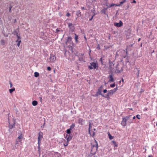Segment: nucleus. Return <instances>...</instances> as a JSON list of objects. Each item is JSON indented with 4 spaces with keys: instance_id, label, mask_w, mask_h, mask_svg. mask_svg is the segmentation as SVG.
I'll list each match as a JSON object with an SVG mask.
<instances>
[{
    "instance_id": "16",
    "label": "nucleus",
    "mask_w": 157,
    "mask_h": 157,
    "mask_svg": "<svg viewBox=\"0 0 157 157\" xmlns=\"http://www.w3.org/2000/svg\"><path fill=\"white\" fill-rule=\"evenodd\" d=\"M73 135L71 134H69L68 137L67 138V140L68 141H70L72 139Z\"/></svg>"
},
{
    "instance_id": "31",
    "label": "nucleus",
    "mask_w": 157,
    "mask_h": 157,
    "mask_svg": "<svg viewBox=\"0 0 157 157\" xmlns=\"http://www.w3.org/2000/svg\"><path fill=\"white\" fill-rule=\"evenodd\" d=\"M94 155L91 154V155H88V157H96Z\"/></svg>"
},
{
    "instance_id": "28",
    "label": "nucleus",
    "mask_w": 157,
    "mask_h": 157,
    "mask_svg": "<svg viewBox=\"0 0 157 157\" xmlns=\"http://www.w3.org/2000/svg\"><path fill=\"white\" fill-rule=\"evenodd\" d=\"M117 5H118L112 3L110 5V6H109V7H112L113 6H117Z\"/></svg>"
},
{
    "instance_id": "30",
    "label": "nucleus",
    "mask_w": 157,
    "mask_h": 157,
    "mask_svg": "<svg viewBox=\"0 0 157 157\" xmlns=\"http://www.w3.org/2000/svg\"><path fill=\"white\" fill-rule=\"evenodd\" d=\"M113 92V93H115V92L117 90V87H116V88H115L114 89H113V90H111Z\"/></svg>"
},
{
    "instance_id": "25",
    "label": "nucleus",
    "mask_w": 157,
    "mask_h": 157,
    "mask_svg": "<svg viewBox=\"0 0 157 157\" xmlns=\"http://www.w3.org/2000/svg\"><path fill=\"white\" fill-rule=\"evenodd\" d=\"M39 76V73L36 72L34 73V76L36 77H37Z\"/></svg>"
},
{
    "instance_id": "29",
    "label": "nucleus",
    "mask_w": 157,
    "mask_h": 157,
    "mask_svg": "<svg viewBox=\"0 0 157 157\" xmlns=\"http://www.w3.org/2000/svg\"><path fill=\"white\" fill-rule=\"evenodd\" d=\"M115 85H116L114 83H113L112 84H111L110 85V86L111 87L113 88V87H114L115 86Z\"/></svg>"
},
{
    "instance_id": "46",
    "label": "nucleus",
    "mask_w": 157,
    "mask_h": 157,
    "mask_svg": "<svg viewBox=\"0 0 157 157\" xmlns=\"http://www.w3.org/2000/svg\"><path fill=\"white\" fill-rule=\"evenodd\" d=\"M81 9L82 10H85V8L84 7H81Z\"/></svg>"
},
{
    "instance_id": "17",
    "label": "nucleus",
    "mask_w": 157,
    "mask_h": 157,
    "mask_svg": "<svg viewBox=\"0 0 157 157\" xmlns=\"http://www.w3.org/2000/svg\"><path fill=\"white\" fill-rule=\"evenodd\" d=\"M83 120L82 119V118H79L78 120V123L81 125L82 124V122H83Z\"/></svg>"
},
{
    "instance_id": "2",
    "label": "nucleus",
    "mask_w": 157,
    "mask_h": 157,
    "mask_svg": "<svg viewBox=\"0 0 157 157\" xmlns=\"http://www.w3.org/2000/svg\"><path fill=\"white\" fill-rule=\"evenodd\" d=\"M90 64L91 65L88 66V67L91 70L98 68V66L97 63L94 62H92L90 63Z\"/></svg>"
},
{
    "instance_id": "35",
    "label": "nucleus",
    "mask_w": 157,
    "mask_h": 157,
    "mask_svg": "<svg viewBox=\"0 0 157 157\" xmlns=\"http://www.w3.org/2000/svg\"><path fill=\"white\" fill-rule=\"evenodd\" d=\"M12 8V6H10L9 7V11L10 12H11V10Z\"/></svg>"
},
{
    "instance_id": "26",
    "label": "nucleus",
    "mask_w": 157,
    "mask_h": 157,
    "mask_svg": "<svg viewBox=\"0 0 157 157\" xmlns=\"http://www.w3.org/2000/svg\"><path fill=\"white\" fill-rule=\"evenodd\" d=\"M15 90V88L10 89L9 90V92L10 93H12L13 91Z\"/></svg>"
},
{
    "instance_id": "18",
    "label": "nucleus",
    "mask_w": 157,
    "mask_h": 157,
    "mask_svg": "<svg viewBox=\"0 0 157 157\" xmlns=\"http://www.w3.org/2000/svg\"><path fill=\"white\" fill-rule=\"evenodd\" d=\"M126 1V0H123L122 1L120 2V4L118 5V6H121V5L124 3Z\"/></svg>"
},
{
    "instance_id": "4",
    "label": "nucleus",
    "mask_w": 157,
    "mask_h": 157,
    "mask_svg": "<svg viewBox=\"0 0 157 157\" xmlns=\"http://www.w3.org/2000/svg\"><path fill=\"white\" fill-rule=\"evenodd\" d=\"M113 94V91L111 90L108 91L107 94L105 95H104L103 97L107 98L109 100L110 98V97Z\"/></svg>"
},
{
    "instance_id": "11",
    "label": "nucleus",
    "mask_w": 157,
    "mask_h": 157,
    "mask_svg": "<svg viewBox=\"0 0 157 157\" xmlns=\"http://www.w3.org/2000/svg\"><path fill=\"white\" fill-rule=\"evenodd\" d=\"M17 40L16 41V42H17V46L18 47H19L20 46V43L21 42V37L18 36L17 33Z\"/></svg>"
},
{
    "instance_id": "21",
    "label": "nucleus",
    "mask_w": 157,
    "mask_h": 157,
    "mask_svg": "<svg viewBox=\"0 0 157 157\" xmlns=\"http://www.w3.org/2000/svg\"><path fill=\"white\" fill-rule=\"evenodd\" d=\"M37 104V102L36 101H33L32 102V104L33 106L36 105Z\"/></svg>"
},
{
    "instance_id": "33",
    "label": "nucleus",
    "mask_w": 157,
    "mask_h": 157,
    "mask_svg": "<svg viewBox=\"0 0 157 157\" xmlns=\"http://www.w3.org/2000/svg\"><path fill=\"white\" fill-rule=\"evenodd\" d=\"M136 117L138 119H140V116L139 114H138L136 116Z\"/></svg>"
},
{
    "instance_id": "45",
    "label": "nucleus",
    "mask_w": 157,
    "mask_h": 157,
    "mask_svg": "<svg viewBox=\"0 0 157 157\" xmlns=\"http://www.w3.org/2000/svg\"><path fill=\"white\" fill-rule=\"evenodd\" d=\"M132 2L136 3V2L135 0H133Z\"/></svg>"
},
{
    "instance_id": "48",
    "label": "nucleus",
    "mask_w": 157,
    "mask_h": 157,
    "mask_svg": "<svg viewBox=\"0 0 157 157\" xmlns=\"http://www.w3.org/2000/svg\"><path fill=\"white\" fill-rule=\"evenodd\" d=\"M148 157H153V156L152 155H149Z\"/></svg>"
},
{
    "instance_id": "34",
    "label": "nucleus",
    "mask_w": 157,
    "mask_h": 157,
    "mask_svg": "<svg viewBox=\"0 0 157 157\" xmlns=\"http://www.w3.org/2000/svg\"><path fill=\"white\" fill-rule=\"evenodd\" d=\"M69 141H68L67 140V142H66V144H64V146H67L68 144V142Z\"/></svg>"
},
{
    "instance_id": "41",
    "label": "nucleus",
    "mask_w": 157,
    "mask_h": 157,
    "mask_svg": "<svg viewBox=\"0 0 157 157\" xmlns=\"http://www.w3.org/2000/svg\"><path fill=\"white\" fill-rule=\"evenodd\" d=\"M94 14L92 16V17H91V18H90V19H89V20H90V21H91V20L93 19V17H94Z\"/></svg>"
},
{
    "instance_id": "51",
    "label": "nucleus",
    "mask_w": 157,
    "mask_h": 157,
    "mask_svg": "<svg viewBox=\"0 0 157 157\" xmlns=\"http://www.w3.org/2000/svg\"><path fill=\"white\" fill-rule=\"evenodd\" d=\"M140 40H141V39L140 38H139L138 40V41H140Z\"/></svg>"
},
{
    "instance_id": "6",
    "label": "nucleus",
    "mask_w": 157,
    "mask_h": 157,
    "mask_svg": "<svg viewBox=\"0 0 157 157\" xmlns=\"http://www.w3.org/2000/svg\"><path fill=\"white\" fill-rule=\"evenodd\" d=\"M19 135H20L16 140V145L18 144L19 142H21L22 141V139L23 138L22 133H19Z\"/></svg>"
},
{
    "instance_id": "56",
    "label": "nucleus",
    "mask_w": 157,
    "mask_h": 157,
    "mask_svg": "<svg viewBox=\"0 0 157 157\" xmlns=\"http://www.w3.org/2000/svg\"><path fill=\"white\" fill-rule=\"evenodd\" d=\"M129 7V6H128V7Z\"/></svg>"
},
{
    "instance_id": "40",
    "label": "nucleus",
    "mask_w": 157,
    "mask_h": 157,
    "mask_svg": "<svg viewBox=\"0 0 157 157\" xmlns=\"http://www.w3.org/2000/svg\"><path fill=\"white\" fill-rule=\"evenodd\" d=\"M107 92V90L106 89L104 90H103V92L104 93H106Z\"/></svg>"
},
{
    "instance_id": "13",
    "label": "nucleus",
    "mask_w": 157,
    "mask_h": 157,
    "mask_svg": "<svg viewBox=\"0 0 157 157\" xmlns=\"http://www.w3.org/2000/svg\"><path fill=\"white\" fill-rule=\"evenodd\" d=\"M68 27L69 28L71 32H72L75 29L74 26L72 24V23H68Z\"/></svg>"
},
{
    "instance_id": "27",
    "label": "nucleus",
    "mask_w": 157,
    "mask_h": 157,
    "mask_svg": "<svg viewBox=\"0 0 157 157\" xmlns=\"http://www.w3.org/2000/svg\"><path fill=\"white\" fill-rule=\"evenodd\" d=\"M117 73H120L123 71V69L121 68L120 70H118V67L117 66Z\"/></svg>"
},
{
    "instance_id": "22",
    "label": "nucleus",
    "mask_w": 157,
    "mask_h": 157,
    "mask_svg": "<svg viewBox=\"0 0 157 157\" xmlns=\"http://www.w3.org/2000/svg\"><path fill=\"white\" fill-rule=\"evenodd\" d=\"M76 15L80 17L81 16V12L80 10H78L76 12Z\"/></svg>"
},
{
    "instance_id": "52",
    "label": "nucleus",
    "mask_w": 157,
    "mask_h": 157,
    "mask_svg": "<svg viewBox=\"0 0 157 157\" xmlns=\"http://www.w3.org/2000/svg\"><path fill=\"white\" fill-rule=\"evenodd\" d=\"M90 127H91L90 124H89V128H90Z\"/></svg>"
},
{
    "instance_id": "55",
    "label": "nucleus",
    "mask_w": 157,
    "mask_h": 157,
    "mask_svg": "<svg viewBox=\"0 0 157 157\" xmlns=\"http://www.w3.org/2000/svg\"><path fill=\"white\" fill-rule=\"evenodd\" d=\"M122 81H123V82L124 81V80H123V79H122Z\"/></svg>"
},
{
    "instance_id": "49",
    "label": "nucleus",
    "mask_w": 157,
    "mask_h": 157,
    "mask_svg": "<svg viewBox=\"0 0 157 157\" xmlns=\"http://www.w3.org/2000/svg\"><path fill=\"white\" fill-rule=\"evenodd\" d=\"M40 101L41 102V100H42V98L41 97H40Z\"/></svg>"
},
{
    "instance_id": "42",
    "label": "nucleus",
    "mask_w": 157,
    "mask_h": 157,
    "mask_svg": "<svg viewBox=\"0 0 157 157\" xmlns=\"http://www.w3.org/2000/svg\"><path fill=\"white\" fill-rule=\"evenodd\" d=\"M66 16L67 17H69L70 16V14L69 13H67L66 14Z\"/></svg>"
},
{
    "instance_id": "32",
    "label": "nucleus",
    "mask_w": 157,
    "mask_h": 157,
    "mask_svg": "<svg viewBox=\"0 0 157 157\" xmlns=\"http://www.w3.org/2000/svg\"><path fill=\"white\" fill-rule=\"evenodd\" d=\"M1 43L2 45H4L5 44V41L4 40H1Z\"/></svg>"
},
{
    "instance_id": "14",
    "label": "nucleus",
    "mask_w": 157,
    "mask_h": 157,
    "mask_svg": "<svg viewBox=\"0 0 157 157\" xmlns=\"http://www.w3.org/2000/svg\"><path fill=\"white\" fill-rule=\"evenodd\" d=\"M113 75L111 74L109 76L108 78L109 79V82H113L114 81V79L113 77Z\"/></svg>"
},
{
    "instance_id": "3",
    "label": "nucleus",
    "mask_w": 157,
    "mask_h": 157,
    "mask_svg": "<svg viewBox=\"0 0 157 157\" xmlns=\"http://www.w3.org/2000/svg\"><path fill=\"white\" fill-rule=\"evenodd\" d=\"M38 147L40 146V144L41 143V139L43 138V133L41 132H40L38 134Z\"/></svg>"
},
{
    "instance_id": "36",
    "label": "nucleus",
    "mask_w": 157,
    "mask_h": 157,
    "mask_svg": "<svg viewBox=\"0 0 157 157\" xmlns=\"http://www.w3.org/2000/svg\"><path fill=\"white\" fill-rule=\"evenodd\" d=\"M99 61H101V63L103 64V61H102V58H101L99 60Z\"/></svg>"
},
{
    "instance_id": "54",
    "label": "nucleus",
    "mask_w": 157,
    "mask_h": 157,
    "mask_svg": "<svg viewBox=\"0 0 157 157\" xmlns=\"http://www.w3.org/2000/svg\"><path fill=\"white\" fill-rule=\"evenodd\" d=\"M16 21V20L15 19V20H14V22H15Z\"/></svg>"
},
{
    "instance_id": "23",
    "label": "nucleus",
    "mask_w": 157,
    "mask_h": 157,
    "mask_svg": "<svg viewBox=\"0 0 157 157\" xmlns=\"http://www.w3.org/2000/svg\"><path fill=\"white\" fill-rule=\"evenodd\" d=\"M108 136L109 138V139L111 140L113 139L114 137L113 136H112L111 135V134H110V133H109V132H108Z\"/></svg>"
},
{
    "instance_id": "20",
    "label": "nucleus",
    "mask_w": 157,
    "mask_h": 157,
    "mask_svg": "<svg viewBox=\"0 0 157 157\" xmlns=\"http://www.w3.org/2000/svg\"><path fill=\"white\" fill-rule=\"evenodd\" d=\"M112 142L113 143V145H114V147H117L118 146V144L116 143V141H115L113 140L112 141Z\"/></svg>"
},
{
    "instance_id": "19",
    "label": "nucleus",
    "mask_w": 157,
    "mask_h": 157,
    "mask_svg": "<svg viewBox=\"0 0 157 157\" xmlns=\"http://www.w3.org/2000/svg\"><path fill=\"white\" fill-rule=\"evenodd\" d=\"M72 128H69V129H68L66 131V132L67 134H71V130Z\"/></svg>"
},
{
    "instance_id": "10",
    "label": "nucleus",
    "mask_w": 157,
    "mask_h": 157,
    "mask_svg": "<svg viewBox=\"0 0 157 157\" xmlns=\"http://www.w3.org/2000/svg\"><path fill=\"white\" fill-rule=\"evenodd\" d=\"M8 121L9 124V128H13L15 123V122L14 119L8 120Z\"/></svg>"
},
{
    "instance_id": "50",
    "label": "nucleus",
    "mask_w": 157,
    "mask_h": 157,
    "mask_svg": "<svg viewBox=\"0 0 157 157\" xmlns=\"http://www.w3.org/2000/svg\"><path fill=\"white\" fill-rule=\"evenodd\" d=\"M135 118H136V117L135 116H134V117H133V119H135Z\"/></svg>"
},
{
    "instance_id": "9",
    "label": "nucleus",
    "mask_w": 157,
    "mask_h": 157,
    "mask_svg": "<svg viewBox=\"0 0 157 157\" xmlns=\"http://www.w3.org/2000/svg\"><path fill=\"white\" fill-rule=\"evenodd\" d=\"M49 62L51 63H54L56 60L55 55L53 54H51L49 59Z\"/></svg>"
},
{
    "instance_id": "1",
    "label": "nucleus",
    "mask_w": 157,
    "mask_h": 157,
    "mask_svg": "<svg viewBox=\"0 0 157 157\" xmlns=\"http://www.w3.org/2000/svg\"><path fill=\"white\" fill-rule=\"evenodd\" d=\"M98 147V144L97 141L95 140L94 144L92 145L91 150L90 151L91 154L94 155L97 150Z\"/></svg>"
},
{
    "instance_id": "44",
    "label": "nucleus",
    "mask_w": 157,
    "mask_h": 157,
    "mask_svg": "<svg viewBox=\"0 0 157 157\" xmlns=\"http://www.w3.org/2000/svg\"><path fill=\"white\" fill-rule=\"evenodd\" d=\"M75 126V124H73L72 126H71V128H73Z\"/></svg>"
},
{
    "instance_id": "12",
    "label": "nucleus",
    "mask_w": 157,
    "mask_h": 157,
    "mask_svg": "<svg viewBox=\"0 0 157 157\" xmlns=\"http://www.w3.org/2000/svg\"><path fill=\"white\" fill-rule=\"evenodd\" d=\"M123 22L121 21H120L119 23H114V25L115 26H117L118 27H121L123 25Z\"/></svg>"
},
{
    "instance_id": "39",
    "label": "nucleus",
    "mask_w": 157,
    "mask_h": 157,
    "mask_svg": "<svg viewBox=\"0 0 157 157\" xmlns=\"http://www.w3.org/2000/svg\"><path fill=\"white\" fill-rule=\"evenodd\" d=\"M60 30H58V29H56V33H58V32H59Z\"/></svg>"
},
{
    "instance_id": "37",
    "label": "nucleus",
    "mask_w": 157,
    "mask_h": 157,
    "mask_svg": "<svg viewBox=\"0 0 157 157\" xmlns=\"http://www.w3.org/2000/svg\"><path fill=\"white\" fill-rule=\"evenodd\" d=\"M47 70L49 71H50L51 70V68L50 67H47Z\"/></svg>"
},
{
    "instance_id": "43",
    "label": "nucleus",
    "mask_w": 157,
    "mask_h": 157,
    "mask_svg": "<svg viewBox=\"0 0 157 157\" xmlns=\"http://www.w3.org/2000/svg\"><path fill=\"white\" fill-rule=\"evenodd\" d=\"M10 87H11V88L12 87L13 85L11 82H10Z\"/></svg>"
},
{
    "instance_id": "38",
    "label": "nucleus",
    "mask_w": 157,
    "mask_h": 157,
    "mask_svg": "<svg viewBox=\"0 0 157 157\" xmlns=\"http://www.w3.org/2000/svg\"><path fill=\"white\" fill-rule=\"evenodd\" d=\"M112 64V63H111V65H110L109 66V68H110V70H112L113 69V67H111Z\"/></svg>"
},
{
    "instance_id": "47",
    "label": "nucleus",
    "mask_w": 157,
    "mask_h": 157,
    "mask_svg": "<svg viewBox=\"0 0 157 157\" xmlns=\"http://www.w3.org/2000/svg\"><path fill=\"white\" fill-rule=\"evenodd\" d=\"M22 133V132H21V131H18V133L19 134V133Z\"/></svg>"
},
{
    "instance_id": "24",
    "label": "nucleus",
    "mask_w": 157,
    "mask_h": 157,
    "mask_svg": "<svg viewBox=\"0 0 157 157\" xmlns=\"http://www.w3.org/2000/svg\"><path fill=\"white\" fill-rule=\"evenodd\" d=\"M75 41L76 42H78V36L76 35V33H75Z\"/></svg>"
},
{
    "instance_id": "7",
    "label": "nucleus",
    "mask_w": 157,
    "mask_h": 157,
    "mask_svg": "<svg viewBox=\"0 0 157 157\" xmlns=\"http://www.w3.org/2000/svg\"><path fill=\"white\" fill-rule=\"evenodd\" d=\"M129 117H125L122 118V120L121 123L122 125L124 126H125L126 125V122L127 120L129 118Z\"/></svg>"
},
{
    "instance_id": "53",
    "label": "nucleus",
    "mask_w": 157,
    "mask_h": 157,
    "mask_svg": "<svg viewBox=\"0 0 157 157\" xmlns=\"http://www.w3.org/2000/svg\"><path fill=\"white\" fill-rule=\"evenodd\" d=\"M68 136L67 134V135L65 137V138H67V137Z\"/></svg>"
},
{
    "instance_id": "8",
    "label": "nucleus",
    "mask_w": 157,
    "mask_h": 157,
    "mask_svg": "<svg viewBox=\"0 0 157 157\" xmlns=\"http://www.w3.org/2000/svg\"><path fill=\"white\" fill-rule=\"evenodd\" d=\"M103 86H101L98 89V91L96 94V96H98V95H101L102 97L104 96V95L102 94L101 92L102 90Z\"/></svg>"
},
{
    "instance_id": "5",
    "label": "nucleus",
    "mask_w": 157,
    "mask_h": 157,
    "mask_svg": "<svg viewBox=\"0 0 157 157\" xmlns=\"http://www.w3.org/2000/svg\"><path fill=\"white\" fill-rule=\"evenodd\" d=\"M95 131L96 129L95 128H89V134L93 137L95 135Z\"/></svg>"
},
{
    "instance_id": "15",
    "label": "nucleus",
    "mask_w": 157,
    "mask_h": 157,
    "mask_svg": "<svg viewBox=\"0 0 157 157\" xmlns=\"http://www.w3.org/2000/svg\"><path fill=\"white\" fill-rule=\"evenodd\" d=\"M72 40V38L71 36H69L67 38V41L66 42V44L67 46L68 44L69 43H70V42H71ZM68 46H69L68 45Z\"/></svg>"
}]
</instances>
